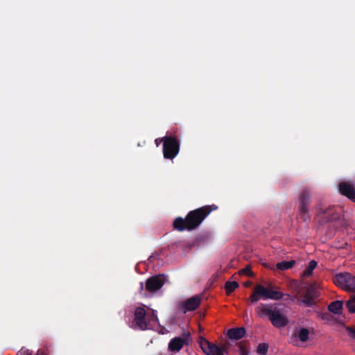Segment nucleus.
I'll return each mask as SVG.
<instances>
[{
    "label": "nucleus",
    "mask_w": 355,
    "mask_h": 355,
    "mask_svg": "<svg viewBox=\"0 0 355 355\" xmlns=\"http://www.w3.org/2000/svg\"><path fill=\"white\" fill-rule=\"evenodd\" d=\"M347 331L349 336L355 340V329H354L352 327H347Z\"/></svg>",
    "instance_id": "26"
},
{
    "label": "nucleus",
    "mask_w": 355,
    "mask_h": 355,
    "mask_svg": "<svg viewBox=\"0 0 355 355\" xmlns=\"http://www.w3.org/2000/svg\"><path fill=\"white\" fill-rule=\"evenodd\" d=\"M239 351L241 355H248L250 343L246 340L241 341L238 344Z\"/></svg>",
    "instance_id": "18"
},
{
    "label": "nucleus",
    "mask_w": 355,
    "mask_h": 355,
    "mask_svg": "<svg viewBox=\"0 0 355 355\" xmlns=\"http://www.w3.org/2000/svg\"><path fill=\"white\" fill-rule=\"evenodd\" d=\"M298 218L302 222L307 223L310 220L309 209H298Z\"/></svg>",
    "instance_id": "21"
},
{
    "label": "nucleus",
    "mask_w": 355,
    "mask_h": 355,
    "mask_svg": "<svg viewBox=\"0 0 355 355\" xmlns=\"http://www.w3.org/2000/svg\"><path fill=\"white\" fill-rule=\"evenodd\" d=\"M189 336L190 334H187L186 338L175 337L173 338L168 344V349L172 352L180 351L184 345L187 343Z\"/></svg>",
    "instance_id": "12"
},
{
    "label": "nucleus",
    "mask_w": 355,
    "mask_h": 355,
    "mask_svg": "<svg viewBox=\"0 0 355 355\" xmlns=\"http://www.w3.org/2000/svg\"><path fill=\"white\" fill-rule=\"evenodd\" d=\"M260 317L266 316L276 328H282L288 324V318L276 306L270 304H261L255 309Z\"/></svg>",
    "instance_id": "2"
},
{
    "label": "nucleus",
    "mask_w": 355,
    "mask_h": 355,
    "mask_svg": "<svg viewBox=\"0 0 355 355\" xmlns=\"http://www.w3.org/2000/svg\"><path fill=\"white\" fill-rule=\"evenodd\" d=\"M311 203V193L309 189H304L299 196L298 209H309Z\"/></svg>",
    "instance_id": "11"
},
{
    "label": "nucleus",
    "mask_w": 355,
    "mask_h": 355,
    "mask_svg": "<svg viewBox=\"0 0 355 355\" xmlns=\"http://www.w3.org/2000/svg\"><path fill=\"white\" fill-rule=\"evenodd\" d=\"M155 142H156L157 145H158V143H159L158 139H156V140H155Z\"/></svg>",
    "instance_id": "32"
},
{
    "label": "nucleus",
    "mask_w": 355,
    "mask_h": 355,
    "mask_svg": "<svg viewBox=\"0 0 355 355\" xmlns=\"http://www.w3.org/2000/svg\"><path fill=\"white\" fill-rule=\"evenodd\" d=\"M199 345L204 353L207 355H228V349L226 345L218 346L209 342L205 338L200 337Z\"/></svg>",
    "instance_id": "5"
},
{
    "label": "nucleus",
    "mask_w": 355,
    "mask_h": 355,
    "mask_svg": "<svg viewBox=\"0 0 355 355\" xmlns=\"http://www.w3.org/2000/svg\"><path fill=\"white\" fill-rule=\"evenodd\" d=\"M348 301L355 304V295L351 296L350 299Z\"/></svg>",
    "instance_id": "29"
},
{
    "label": "nucleus",
    "mask_w": 355,
    "mask_h": 355,
    "mask_svg": "<svg viewBox=\"0 0 355 355\" xmlns=\"http://www.w3.org/2000/svg\"><path fill=\"white\" fill-rule=\"evenodd\" d=\"M319 295L320 291L317 284L315 283L311 284L306 287L302 303L306 307H311L315 304V300Z\"/></svg>",
    "instance_id": "7"
},
{
    "label": "nucleus",
    "mask_w": 355,
    "mask_h": 355,
    "mask_svg": "<svg viewBox=\"0 0 355 355\" xmlns=\"http://www.w3.org/2000/svg\"><path fill=\"white\" fill-rule=\"evenodd\" d=\"M166 280L163 274L154 275L146 281L145 290L149 293H155L163 286Z\"/></svg>",
    "instance_id": "8"
},
{
    "label": "nucleus",
    "mask_w": 355,
    "mask_h": 355,
    "mask_svg": "<svg viewBox=\"0 0 355 355\" xmlns=\"http://www.w3.org/2000/svg\"><path fill=\"white\" fill-rule=\"evenodd\" d=\"M201 302V297L198 295L193 296L182 303L181 307L184 313L197 309Z\"/></svg>",
    "instance_id": "10"
},
{
    "label": "nucleus",
    "mask_w": 355,
    "mask_h": 355,
    "mask_svg": "<svg viewBox=\"0 0 355 355\" xmlns=\"http://www.w3.org/2000/svg\"><path fill=\"white\" fill-rule=\"evenodd\" d=\"M328 309L329 311L334 314H340L342 313L343 309V302L340 300H336L332 302L328 306Z\"/></svg>",
    "instance_id": "15"
},
{
    "label": "nucleus",
    "mask_w": 355,
    "mask_h": 355,
    "mask_svg": "<svg viewBox=\"0 0 355 355\" xmlns=\"http://www.w3.org/2000/svg\"><path fill=\"white\" fill-rule=\"evenodd\" d=\"M36 355H46V353L42 350H38Z\"/></svg>",
    "instance_id": "28"
},
{
    "label": "nucleus",
    "mask_w": 355,
    "mask_h": 355,
    "mask_svg": "<svg viewBox=\"0 0 355 355\" xmlns=\"http://www.w3.org/2000/svg\"><path fill=\"white\" fill-rule=\"evenodd\" d=\"M28 350L26 349H21L17 353V355H29Z\"/></svg>",
    "instance_id": "27"
},
{
    "label": "nucleus",
    "mask_w": 355,
    "mask_h": 355,
    "mask_svg": "<svg viewBox=\"0 0 355 355\" xmlns=\"http://www.w3.org/2000/svg\"><path fill=\"white\" fill-rule=\"evenodd\" d=\"M295 264V261H283L277 263V268L279 270L284 271L291 268Z\"/></svg>",
    "instance_id": "17"
},
{
    "label": "nucleus",
    "mask_w": 355,
    "mask_h": 355,
    "mask_svg": "<svg viewBox=\"0 0 355 355\" xmlns=\"http://www.w3.org/2000/svg\"><path fill=\"white\" fill-rule=\"evenodd\" d=\"M346 306L348 309V311L350 313H355V304L350 302L349 301H347V303H346Z\"/></svg>",
    "instance_id": "24"
},
{
    "label": "nucleus",
    "mask_w": 355,
    "mask_h": 355,
    "mask_svg": "<svg viewBox=\"0 0 355 355\" xmlns=\"http://www.w3.org/2000/svg\"><path fill=\"white\" fill-rule=\"evenodd\" d=\"M339 191L341 194L355 202V189L352 185L347 182H341L339 184Z\"/></svg>",
    "instance_id": "13"
},
{
    "label": "nucleus",
    "mask_w": 355,
    "mask_h": 355,
    "mask_svg": "<svg viewBox=\"0 0 355 355\" xmlns=\"http://www.w3.org/2000/svg\"><path fill=\"white\" fill-rule=\"evenodd\" d=\"M162 140H163L164 157L173 159L180 151L179 141L175 137L171 136L163 137Z\"/></svg>",
    "instance_id": "4"
},
{
    "label": "nucleus",
    "mask_w": 355,
    "mask_h": 355,
    "mask_svg": "<svg viewBox=\"0 0 355 355\" xmlns=\"http://www.w3.org/2000/svg\"><path fill=\"white\" fill-rule=\"evenodd\" d=\"M218 209L216 205L202 206L190 211L185 218L178 217L173 222V227L178 231L192 230L198 227L204 219L213 211Z\"/></svg>",
    "instance_id": "1"
},
{
    "label": "nucleus",
    "mask_w": 355,
    "mask_h": 355,
    "mask_svg": "<svg viewBox=\"0 0 355 355\" xmlns=\"http://www.w3.org/2000/svg\"><path fill=\"white\" fill-rule=\"evenodd\" d=\"M133 325L135 329L144 331L148 329L146 312L143 307L136 308L134 313Z\"/></svg>",
    "instance_id": "9"
},
{
    "label": "nucleus",
    "mask_w": 355,
    "mask_h": 355,
    "mask_svg": "<svg viewBox=\"0 0 355 355\" xmlns=\"http://www.w3.org/2000/svg\"><path fill=\"white\" fill-rule=\"evenodd\" d=\"M317 265L318 263L315 260H311L309 261L308 266L304 271V276L306 277H310L312 275L313 270L316 268Z\"/></svg>",
    "instance_id": "19"
},
{
    "label": "nucleus",
    "mask_w": 355,
    "mask_h": 355,
    "mask_svg": "<svg viewBox=\"0 0 355 355\" xmlns=\"http://www.w3.org/2000/svg\"><path fill=\"white\" fill-rule=\"evenodd\" d=\"M241 274L245 275L250 276V277L253 275L251 267L250 266H247L245 268L242 269L241 270Z\"/></svg>",
    "instance_id": "23"
},
{
    "label": "nucleus",
    "mask_w": 355,
    "mask_h": 355,
    "mask_svg": "<svg viewBox=\"0 0 355 355\" xmlns=\"http://www.w3.org/2000/svg\"><path fill=\"white\" fill-rule=\"evenodd\" d=\"M268 350V345L266 343H260L257 348V352L259 354H266Z\"/></svg>",
    "instance_id": "22"
},
{
    "label": "nucleus",
    "mask_w": 355,
    "mask_h": 355,
    "mask_svg": "<svg viewBox=\"0 0 355 355\" xmlns=\"http://www.w3.org/2000/svg\"><path fill=\"white\" fill-rule=\"evenodd\" d=\"M140 284H141V290H143V288H144L143 283H141Z\"/></svg>",
    "instance_id": "31"
},
{
    "label": "nucleus",
    "mask_w": 355,
    "mask_h": 355,
    "mask_svg": "<svg viewBox=\"0 0 355 355\" xmlns=\"http://www.w3.org/2000/svg\"><path fill=\"white\" fill-rule=\"evenodd\" d=\"M338 217L336 216H332L331 218L329 219V220H336L337 219Z\"/></svg>",
    "instance_id": "30"
},
{
    "label": "nucleus",
    "mask_w": 355,
    "mask_h": 355,
    "mask_svg": "<svg viewBox=\"0 0 355 355\" xmlns=\"http://www.w3.org/2000/svg\"><path fill=\"white\" fill-rule=\"evenodd\" d=\"M284 294L280 291L272 290V287L266 288L261 284H257L252 293L250 295L248 300L251 303H255L260 299H270L274 300H281Z\"/></svg>",
    "instance_id": "3"
},
{
    "label": "nucleus",
    "mask_w": 355,
    "mask_h": 355,
    "mask_svg": "<svg viewBox=\"0 0 355 355\" xmlns=\"http://www.w3.org/2000/svg\"><path fill=\"white\" fill-rule=\"evenodd\" d=\"M246 333L244 327H237L230 329L227 332V336L231 340H240L244 337Z\"/></svg>",
    "instance_id": "14"
},
{
    "label": "nucleus",
    "mask_w": 355,
    "mask_h": 355,
    "mask_svg": "<svg viewBox=\"0 0 355 355\" xmlns=\"http://www.w3.org/2000/svg\"><path fill=\"white\" fill-rule=\"evenodd\" d=\"M155 142H156L157 145H158V143H159L158 139H156V140H155Z\"/></svg>",
    "instance_id": "33"
},
{
    "label": "nucleus",
    "mask_w": 355,
    "mask_h": 355,
    "mask_svg": "<svg viewBox=\"0 0 355 355\" xmlns=\"http://www.w3.org/2000/svg\"><path fill=\"white\" fill-rule=\"evenodd\" d=\"M148 324L150 321H153V322H157L158 321V318H157V315H156V313H155L154 311H153L152 313H150V315L148 316Z\"/></svg>",
    "instance_id": "25"
},
{
    "label": "nucleus",
    "mask_w": 355,
    "mask_h": 355,
    "mask_svg": "<svg viewBox=\"0 0 355 355\" xmlns=\"http://www.w3.org/2000/svg\"><path fill=\"white\" fill-rule=\"evenodd\" d=\"M310 331L308 329L302 327L299 329L297 333L295 334V337L297 338L300 341L304 343L309 339Z\"/></svg>",
    "instance_id": "16"
},
{
    "label": "nucleus",
    "mask_w": 355,
    "mask_h": 355,
    "mask_svg": "<svg viewBox=\"0 0 355 355\" xmlns=\"http://www.w3.org/2000/svg\"><path fill=\"white\" fill-rule=\"evenodd\" d=\"M334 282L336 285L342 289L355 293V276L349 272L337 274Z\"/></svg>",
    "instance_id": "6"
},
{
    "label": "nucleus",
    "mask_w": 355,
    "mask_h": 355,
    "mask_svg": "<svg viewBox=\"0 0 355 355\" xmlns=\"http://www.w3.org/2000/svg\"><path fill=\"white\" fill-rule=\"evenodd\" d=\"M239 287L237 282H227L225 284V289L227 295H230L236 288Z\"/></svg>",
    "instance_id": "20"
}]
</instances>
